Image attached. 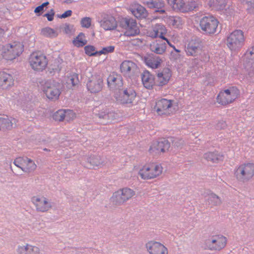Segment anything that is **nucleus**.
Masks as SVG:
<instances>
[{"label":"nucleus","instance_id":"nucleus-26","mask_svg":"<svg viewBox=\"0 0 254 254\" xmlns=\"http://www.w3.org/2000/svg\"><path fill=\"white\" fill-rule=\"evenodd\" d=\"M135 59L137 63L143 62L145 64H161L162 63L161 59L153 54H148L144 57L136 54L135 55Z\"/></svg>","mask_w":254,"mask_h":254},{"label":"nucleus","instance_id":"nucleus-19","mask_svg":"<svg viewBox=\"0 0 254 254\" xmlns=\"http://www.w3.org/2000/svg\"><path fill=\"white\" fill-rule=\"evenodd\" d=\"M167 32V29L162 24L157 23L152 25L147 31V35L152 38L159 37L161 39L163 38Z\"/></svg>","mask_w":254,"mask_h":254},{"label":"nucleus","instance_id":"nucleus-21","mask_svg":"<svg viewBox=\"0 0 254 254\" xmlns=\"http://www.w3.org/2000/svg\"><path fill=\"white\" fill-rule=\"evenodd\" d=\"M150 254H168L167 248L162 244L157 242H149L146 245Z\"/></svg>","mask_w":254,"mask_h":254},{"label":"nucleus","instance_id":"nucleus-38","mask_svg":"<svg viewBox=\"0 0 254 254\" xmlns=\"http://www.w3.org/2000/svg\"><path fill=\"white\" fill-rule=\"evenodd\" d=\"M168 22L177 28L181 27L185 23L182 18L179 16H170Z\"/></svg>","mask_w":254,"mask_h":254},{"label":"nucleus","instance_id":"nucleus-56","mask_svg":"<svg viewBox=\"0 0 254 254\" xmlns=\"http://www.w3.org/2000/svg\"><path fill=\"white\" fill-rule=\"evenodd\" d=\"M4 34V30L3 29L0 28V36L3 35Z\"/></svg>","mask_w":254,"mask_h":254},{"label":"nucleus","instance_id":"nucleus-55","mask_svg":"<svg viewBox=\"0 0 254 254\" xmlns=\"http://www.w3.org/2000/svg\"><path fill=\"white\" fill-rule=\"evenodd\" d=\"M163 38H162V39L166 41L167 42V43H168V44L171 47H172L173 49H175V46L174 45H173L170 42V41L168 40V39H167L166 37H163Z\"/></svg>","mask_w":254,"mask_h":254},{"label":"nucleus","instance_id":"nucleus-25","mask_svg":"<svg viewBox=\"0 0 254 254\" xmlns=\"http://www.w3.org/2000/svg\"><path fill=\"white\" fill-rule=\"evenodd\" d=\"M141 81L143 86L147 89H152L156 85V80L154 76L147 70L142 73Z\"/></svg>","mask_w":254,"mask_h":254},{"label":"nucleus","instance_id":"nucleus-16","mask_svg":"<svg viewBox=\"0 0 254 254\" xmlns=\"http://www.w3.org/2000/svg\"><path fill=\"white\" fill-rule=\"evenodd\" d=\"M123 25L125 31L124 35L127 36H135L140 34V31L136 21L131 18H125Z\"/></svg>","mask_w":254,"mask_h":254},{"label":"nucleus","instance_id":"nucleus-44","mask_svg":"<svg viewBox=\"0 0 254 254\" xmlns=\"http://www.w3.org/2000/svg\"><path fill=\"white\" fill-rule=\"evenodd\" d=\"M99 117L107 120H110L113 119L115 116V113L113 112H109L106 110L105 111L99 113Z\"/></svg>","mask_w":254,"mask_h":254},{"label":"nucleus","instance_id":"nucleus-2","mask_svg":"<svg viewBox=\"0 0 254 254\" xmlns=\"http://www.w3.org/2000/svg\"><path fill=\"white\" fill-rule=\"evenodd\" d=\"M163 172V167L159 164L150 162L141 166L138 171L140 178L144 180L155 179Z\"/></svg>","mask_w":254,"mask_h":254},{"label":"nucleus","instance_id":"nucleus-52","mask_svg":"<svg viewBox=\"0 0 254 254\" xmlns=\"http://www.w3.org/2000/svg\"><path fill=\"white\" fill-rule=\"evenodd\" d=\"M54 15H55L54 10L53 9H52L50 10V11H49V13H46L44 15V16L47 17V19L49 21H51L54 19Z\"/></svg>","mask_w":254,"mask_h":254},{"label":"nucleus","instance_id":"nucleus-46","mask_svg":"<svg viewBox=\"0 0 254 254\" xmlns=\"http://www.w3.org/2000/svg\"><path fill=\"white\" fill-rule=\"evenodd\" d=\"M115 50V47L114 46H109L103 48L101 51L98 52V56L102 54H107L108 53H112Z\"/></svg>","mask_w":254,"mask_h":254},{"label":"nucleus","instance_id":"nucleus-40","mask_svg":"<svg viewBox=\"0 0 254 254\" xmlns=\"http://www.w3.org/2000/svg\"><path fill=\"white\" fill-rule=\"evenodd\" d=\"M65 112L64 109H60L53 115V118L56 121L62 122L65 119Z\"/></svg>","mask_w":254,"mask_h":254},{"label":"nucleus","instance_id":"nucleus-15","mask_svg":"<svg viewBox=\"0 0 254 254\" xmlns=\"http://www.w3.org/2000/svg\"><path fill=\"white\" fill-rule=\"evenodd\" d=\"M31 201L36 207L37 211L46 212L52 207L48 199L42 195H35L31 198Z\"/></svg>","mask_w":254,"mask_h":254},{"label":"nucleus","instance_id":"nucleus-13","mask_svg":"<svg viewBox=\"0 0 254 254\" xmlns=\"http://www.w3.org/2000/svg\"><path fill=\"white\" fill-rule=\"evenodd\" d=\"M103 79L101 74H92L88 77L86 83L87 88L91 93H95L100 92L103 87Z\"/></svg>","mask_w":254,"mask_h":254},{"label":"nucleus","instance_id":"nucleus-28","mask_svg":"<svg viewBox=\"0 0 254 254\" xmlns=\"http://www.w3.org/2000/svg\"><path fill=\"white\" fill-rule=\"evenodd\" d=\"M146 5L148 7L154 9L155 12H158L160 14H164L166 12V4L163 0H152L147 1Z\"/></svg>","mask_w":254,"mask_h":254},{"label":"nucleus","instance_id":"nucleus-42","mask_svg":"<svg viewBox=\"0 0 254 254\" xmlns=\"http://www.w3.org/2000/svg\"><path fill=\"white\" fill-rule=\"evenodd\" d=\"M85 53L89 56H98V52L96 48L92 45H87L84 47Z\"/></svg>","mask_w":254,"mask_h":254},{"label":"nucleus","instance_id":"nucleus-30","mask_svg":"<svg viewBox=\"0 0 254 254\" xmlns=\"http://www.w3.org/2000/svg\"><path fill=\"white\" fill-rule=\"evenodd\" d=\"M16 122L17 120L14 118H9L6 115L0 116V130L10 129L14 125H16Z\"/></svg>","mask_w":254,"mask_h":254},{"label":"nucleus","instance_id":"nucleus-14","mask_svg":"<svg viewBox=\"0 0 254 254\" xmlns=\"http://www.w3.org/2000/svg\"><path fill=\"white\" fill-rule=\"evenodd\" d=\"M135 195V192L131 189L125 188L115 192L112 197L114 202L123 203L130 199Z\"/></svg>","mask_w":254,"mask_h":254},{"label":"nucleus","instance_id":"nucleus-50","mask_svg":"<svg viewBox=\"0 0 254 254\" xmlns=\"http://www.w3.org/2000/svg\"><path fill=\"white\" fill-rule=\"evenodd\" d=\"M49 4L48 1L43 3L41 5L37 6L34 10V12L36 14L42 12L44 11V8L45 6Z\"/></svg>","mask_w":254,"mask_h":254},{"label":"nucleus","instance_id":"nucleus-7","mask_svg":"<svg viewBox=\"0 0 254 254\" xmlns=\"http://www.w3.org/2000/svg\"><path fill=\"white\" fill-rule=\"evenodd\" d=\"M239 90L234 86L222 90L216 97V102L220 105L226 106L233 103L239 96Z\"/></svg>","mask_w":254,"mask_h":254},{"label":"nucleus","instance_id":"nucleus-39","mask_svg":"<svg viewBox=\"0 0 254 254\" xmlns=\"http://www.w3.org/2000/svg\"><path fill=\"white\" fill-rule=\"evenodd\" d=\"M208 201L209 204L213 206L219 205L222 203L220 198L214 193H211L209 195Z\"/></svg>","mask_w":254,"mask_h":254},{"label":"nucleus","instance_id":"nucleus-53","mask_svg":"<svg viewBox=\"0 0 254 254\" xmlns=\"http://www.w3.org/2000/svg\"><path fill=\"white\" fill-rule=\"evenodd\" d=\"M220 57L218 58V57H216V61L218 63H223L224 62H225V53H222L220 55Z\"/></svg>","mask_w":254,"mask_h":254},{"label":"nucleus","instance_id":"nucleus-34","mask_svg":"<svg viewBox=\"0 0 254 254\" xmlns=\"http://www.w3.org/2000/svg\"><path fill=\"white\" fill-rule=\"evenodd\" d=\"M244 62L249 64H254V45L248 48L242 56Z\"/></svg>","mask_w":254,"mask_h":254},{"label":"nucleus","instance_id":"nucleus-18","mask_svg":"<svg viewBox=\"0 0 254 254\" xmlns=\"http://www.w3.org/2000/svg\"><path fill=\"white\" fill-rule=\"evenodd\" d=\"M107 84L111 90H119L124 84L122 77L121 75L113 72L109 74L107 78Z\"/></svg>","mask_w":254,"mask_h":254},{"label":"nucleus","instance_id":"nucleus-22","mask_svg":"<svg viewBox=\"0 0 254 254\" xmlns=\"http://www.w3.org/2000/svg\"><path fill=\"white\" fill-rule=\"evenodd\" d=\"M170 144L168 140H164L160 141H155L152 143L149 149L151 153L159 154L164 153L170 148Z\"/></svg>","mask_w":254,"mask_h":254},{"label":"nucleus","instance_id":"nucleus-10","mask_svg":"<svg viewBox=\"0 0 254 254\" xmlns=\"http://www.w3.org/2000/svg\"><path fill=\"white\" fill-rule=\"evenodd\" d=\"M61 84L53 80L46 81L43 86V91L50 100H56L61 93Z\"/></svg>","mask_w":254,"mask_h":254},{"label":"nucleus","instance_id":"nucleus-1","mask_svg":"<svg viewBox=\"0 0 254 254\" xmlns=\"http://www.w3.org/2000/svg\"><path fill=\"white\" fill-rule=\"evenodd\" d=\"M24 45L19 41H13L4 45H0V55L7 60L15 59L23 53Z\"/></svg>","mask_w":254,"mask_h":254},{"label":"nucleus","instance_id":"nucleus-3","mask_svg":"<svg viewBox=\"0 0 254 254\" xmlns=\"http://www.w3.org/2000/svg\"><path fill=\"white\" fill-rule=\"evenodd\" d=\"M245 39L244 33L242 30H235L227 36L226 45L232 52H238L244 46Z\"/></svg>","mask_w":254,"mask_h":254},{"label":"nucleus","instance_id":"nucleus-37","mask_svg":"<svg viewBox=\"0 0 254 254\" xmlns=\"http://www.w3.org/2000/svg\"><path fill=\"white\" fill-rule=\"evenodd\" d=\"M41 34L43 36L52 38L57 37L59 35V33L57 30L49 27H47L41 29Z\"/></svg>","mask_w":254,"mask_h":254},{"label":"nucleus","instance_id":"nucleus-9","mask_svg":"<svg viewBox=\"0 0 254 254\" xmlns=\"http://www.w3.org/2000/svg\"><path fill=\"white\" fill-rule=\"evenodd\" d=\"M227 243V239L224 236L218 234L210 236L205 240L204 246L206 250L219 251L223 249Z\"/></svg>","mask_w":254,"mask_h":254},{"label":"nucleus","instance_id":"nucleus-41","mask_svg":"<svg viewBox=\"0 0 254 254\" xmlns=\"http://www.w3.org/2000/svg\"><path fill=\"white\" fill-rule=\"evenodd\" d=\"M221 0H206V2L210 7H215L217 9H221L225 5L222 3Z\"/></svg>","mask_w":254,"mask_h":254},{"label":"nucleus","instance_id":"nucleus-33","mask_svg":"<svg viewBox=\"0 0 254 254\" xmlns=\"http://www.w3.org/2000/svg\"><path fill=\"white\" fill-rule=\"evenodd\" d=\"M186 53L188 56H195L201 52V49L198 43L190 42L187 47Z\"/></svg>","mask_w":254,"mask_h":254},{"label":"nucleus","instance_id":"nucleus-12","mask_svg":"<svg viewBox=\"0 0 254 254\" xmlns=\"http://www.w3.org/2000/svg\"><path fill=\"white\" fill-rule=\"evenodd\" d=\"M136 97V93L131 87L125 89L120 94H117L115 98L119 103L127 105L130 106L132 105L133 101Z\"/></svg>","mask_w":254,"mask_h":254},{"label":"nucleus","instance_id":"nucleus-49","mask_svg":"<svg viewBox=\"0 0 254 254\" xmlns=\"http://www.w3.org/2000/svg\"><path fill=\"white\" fill-rule=\"evenodd\" d=\"M121 72L124 75L128 74L131 70V67L129 64H121Z\"/></svg>","mask_w":254,"mask_h":254},{"label":"nucleus","instance_id":"nucleus-29","mask_svg":"<svg viewBox=\"0 0 254 254\" xmlns=\"http://www.w3.org/2000/svg\"><path fill=\"white\" fill-rule=\"evenodd\" d=\"M130 10L132 14L137 18H145L148 16V12L146 9L138 3L132 4Z\"/></svg>","mask_w":254,"mask_h":254},{"label":"nucleus","instance_id":"nucleus-20","mask_svg":"<svg viewBox=\"0 0 254 254\" xmlns=\"http://www.w3.org/2000/svg\"><path fill=\"white\" fill-rule=\"evenodd\" d=\"M102 17V18L100 21V24L101 27L105 30H112L117 27V21L112 15L103 14Z\"/></svg>","mask_w":254,"mask_h":254},{"label":"nucleus","instance_id":"nucleus-58","mask_svg":"<svg viewBox=\"0 0 254 254\" xmlns=\"http://www.w3.org/2000/svg\"><path fill=\"white\" fill-rule=\"evenodd\" d=\"M4 0H0V2H2L3 1H4Z\"/></svg>","mask_w":254,"mask_h":254},{"label":"nucleus","instance_id":"nucleus-43","mask_svg":"<svg viewBox=\"0 0 254 254\" xmlns=\"http://www.w3.org/2000/svg\"><path fill=\"white\" fill-rule=\"evenodd\" d=\"M89 162L93 167H99L102 164L101 158L99 156L90 157Z\"/></svg>","mask_w":254,"mask_h":254},{"label":"nucleus","instance_id":"nucleus-32","mask_svg":"<svg viewBox=\"0 0 254 254\" xmlns=\"http://www.w3.org/2000/svg\"><path fill=\"white\" fill-rule=\"evenodd\" d=\"M150 50L157 54H163L166 51L165 43L158 40L153 42L150 45Z\"/></svg>","mask_w":254,"mask_h":254},{"label":"nucleus","instance_id":"nucleus-54","mask_svg":"<svg viewBox=\"0 0 254 254\" xmlns=\"http://www.w3.org/2000/svg\"><path fill=\"white\" fill-rule=\"evenodd\" d=\"M72 14V11L70 10H68L65 11L64 13L62 14V15L61 16V18H66L67 17H69Z\"/></svg>","mask_w":254,"mask_h":254},{"label":"nucleus","instance_id":"nucleus-6","mask_svg":"<svg viewBox=\"0 0 254 254\" xmlns=\"http://www.w3.org/2000/svg\"><path fill=\"white\" fill-rule=\"evenodd\" d=\"M152 69H157L156 73V85L162 87L166 85L172 77V71L168 66H161V64H147Z\"/></svg>","mask_w":254,"mask_h":254},{"label":"nucleus","instance_id":"nucleus-11","mask_svg":"<svg viewBox=\"0 0 254 254\" xmlns=\"http://www.w3.org/2000/svg\"><path fill=\"white\" fill-rule=\"evenodd\" d=\"M168 4L175 11L187 13L193 10L195 7V3L191 1L186 3L184 0H167Z\"/></svg>","mask_w":254,"mask_h":254},{"label":"nucleus","instance_id":"nucleus-45","mask_svg":"<svg viewBox=\"0 0 254 254\" xmlns=\"http://www.w3.org/2000/svg\"><path fill=\"white\" fill-rule=\"evenodd\" d=\"M45 65L46 72L49 74H53L55 72L59 71L60 70L57 64H49V66H47L48 64Z\"/></svg>","mask_w":254,"mask_h":254},{"label":"nucleus","instance_id":"nucleus-5","mask_svg":"<svg viewBox=\"0 0 254 254\" xmlns=\"http://www.w3.org/2000/svg\"><path fill=\"white\" fill-rule=\"evenodd\" d=\"M219 24V20L212 14L203 16L199 23L201 31L207 35H213L216 33Z\"/></svg>","mask_w":254,"mask_h":254},{"label":"nucleus","instance_id":"nucleus-24","mask_svg":"<svg viewBox=\"0 0 254 254\" xmlns=\"http://www.w3.org/2000/svg\"><path fill=\"white\" fill-rule=\"evenodd\" d=\"M14 84V80L12 76L6 72L0 71V88L9 89Z\"/></svg>","mask_w":254,"mask_h":254},{"label":"nucleus","instance_id":"nucleus-48","mask_svg":"<svg viewBox=\"0 0 254 254\" xmlns=\"http://www.w3.org/2000/svg\"><path fill=\"white\" fill-rule=\"evenodd\" d=\"M91 19L89 17H84L81 20V25L82 27L85 28H89L91 26Z\"/></svg>","mask_w":254,"mask_h":254},{"label":"nucleus","instance_id":"nucleus-47","mask_svg":"<svg viewBox=\"0 0 254 254\" xmlns=\"http://www.w3.org/2000/svg\"><path fill=\"white\" fill-rule=\"evenodd\" d=\"M64 111L65 112V119H66V121H69L75 118V114L73 111L70 110H64Z\"/></svg>","mask_w":254,"mask_h":254},{"label":"nucleus","instance_id":"nucleus-8","mask_svg":"<svg viewBox=\"0 0 254 254\" xmlns=\"http://www.w3.org/2000/svg\"><path fill=\"white\" fill-rule=\"evenodd\" d=\"M236 178L242 181H248L254 177V163H243L236 167L234 170Z\"/></svg>","mask_w":254,"mask_h":254},{"label":"nucleus","instance_id":"nucleus-27","mask_svg":"<svg viewBox=\"0 0 254 254\" xmlns=\"http://www.w3.org/2000/svg\"><path fill=\"white\" fill-rule=\"evenodd\" d=\"M16 252L17 254H40L39 248L29 244L19 246Z\"/></svg>","mask_w":254,"mask_h":254},{"label":"nucleus","instance_id":"nucleus-51","mask_svg":"<svg viewBox=\"0 0 254 254\" xmlns=\"http://www.w3.org/2000/svg\"><path fill=\"white\" fill-rule=\"evenodd\" d=\"M32 69L35 71H42L44 69H46L45 64H31Z\"/></svg>","mask_w":254,"mask_h":254},{"label":"nucleus","instance_id":"nucleus-35","mask_svg":"<svg viewBox=\"0 0 254 254\" xmlns=\"http://www.w3.org/2000/svg\"><path fill=\"white\" fill-rule=\"evenodd\" d=\"M66 82L71 87H75L79 83L78 74L77 73L71 72L67 74Z\"/></svg>","mask_w":254,"mask_h":254},{"label":"nucleus","instance_id":"nucleus-31","mask_svg":"<svg viewBox=\"0 0 254 254\" xmlns=\"http://www.w3.org/2000/svg\"><path fill=\"white\" fill-rule=\"evenodd\" d=\"M30 64H45L47 63L46 57L40 51L33 52L29 57Z\"/></svg>","mask_w":254,"mask_h":254},{"label":"nucleus","instance_id":"nucleus-36","mask_svg":"<svg viewBox=\"0 0 254 254\" xmlns=\"http://www.w3.org/2000/svg\"><path fill=\"white\" fill-rule=\"evenodd\" d=\"M87 43L85 35L84 33H80L72 41V43L75 47H82Z\"/></svg>","mask_w":254,"mask_h":254},{"label":"nucleus","instance_id":"nucleus-17","mask_svg":"<svg viewBox=\"0 0 254 254\" xmlns=\"http://www.w3.org/2000/svg\"><path fill=\"white\" fill-rule=\"evenodd\" d=\"M14 164L25 172L33 171L36 168L34 161L27 158L18 157L15 159Z\"/></svg>","mask_w":254,"mask_h":254},{"label":"nucleus","instance_id":"nucleus-4","mask_svg":"<svg viewBox=\"0 0 254 254\" xmlns=\"http://www.w3.org/2000/svg\"><path fill=\"white\" fill-rule=\"evenodd\" d=\"M175 101L166 98L157 100L153 107L154 112L159 116H171L175 113Z\"/></svg>","mask_w":254,"mask_h":254},{"label":"nucleus","instance_id":"nucleus-57","mask_svg":"<svg viewBox=\"0 0 254 254\" xmlns=\"http://www.w3.org/2000/svg\"><path fill=\"white\" fill-rule=\"evenodd\" d=\"M174 49L175 50V51L176 52H178V53H179V52H180V50H178V49H176L175 48V49Z\"/></svg>","mask_w":254,"mask_h":254},{"label":"nucleus","instance_id":"nucleus-23","mask_svg":"<svg viewBox=\"0 0 254 254\" xmlns=\"http://www.w3.org/2000/svg\"><path fill=\"white\" fill-rule=\"evenodd\" d=\"M203 158L206 161L212 164H218L222 162L224 155L217 150L208 151L203 154Z\"/></svg>","mask_w":254,"mask_h":254}]
</instances>
